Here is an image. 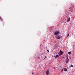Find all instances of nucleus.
<instances>
[{
    "mask_svg": "<svg viewBox=\"0 0 75 75\" xmlns=\"http://www.w3.org/2000/svg\"><path fill=\"white\" fill-rule=\"evenodd\" d=\"M62 38V36H61L56 35L55 36V38L56 39H57V40H59V39H60Z\"/></svg>",
    "mask_w": 75,
    "mask_h": 75,
    "instance_id": "obj_1",
    "label": "nucleus"
},
{
    "mask_svg": "<svg viewBox=\"0 0 75 75\" xmlns=\"http://www.w3.org/2000/svg\"><path fill=\"white\" fill-rule=\"evenodd\" d=\"M60 34L59 31H56L54 33V35H59Z\"/></svg>",
    "mask_w": 75,
    "mask_h": 75,
    "instance_id": "obj_2",
    "label": "nucleus"
},
{
    "mask_svg": "<svg viewBox=\"0 0 75 75\" xmlns=\"http://www.w3.org/2000/svg\"><path fill=\"white\" fill-rule=\"evenodd\" d=\"M46 74H47V75H49V70H47L46 72Z\"/></svg>",
    "mask_w": 75,
    "mask_h": 75,
    "instance_id": "obj_3",
    "label": "nucleus"
},
{
    "mask_svg": "<svg viewBox=\"0 0 75 75\" xmlns=\"http://www.w3.org/2000/svg\"><path fill=\"white\" fill-rule=\"evenodd\" d=\"M70 21V18L69 17L68 18H67V22H69Z\"/></svg>",
    "mask_w": 75,
    "mask_h": 75,
    "instance_id": "obj_4",
    "label": "nucleus"
},
{
    "mask_svg": "<svg viewBox=\"0 0 75 75\" xmlns=\"http://www.w3.org/2000/svg\"><path fill=\"white\" fill-rule=\"evenodd\" d=\"M64 71H67V69L66 68H64Z\"/></svg>",
    "mask_w": 75,
    "mask_h": 75,
    "instance_id": "obj_5",
    "label": "nucleus"
},
{
    "mask_svg": "<svg viewBox=\"0 0 75 75\" xmlns=\"http://www.w3.org/2000/svg\"><path fill=\"white\" fill-rule=\"evenodd\" d=\"M59 56L58 55H56L54 57L55 58H57V57H58Z\"/></svg>",
    "mask_w": 75,
    "mask_h": 75,
    "instance_id": "obj_6",
    "label": "nucleus"
},
{
    "mask_svg": "<svg viewBox=\"0 0 75 75\" xmlns=\"http://www.w3.org/2000/svg\"><path fill=\"white\" fill-rule=\"evenodd\" d=\"M71 52H68V54H69V55H70V54H71Z\"/></svg>",
    "mask_w": 75,
    "mask_h": 75,
    "instance_id": "obj_7",
    "label": "nucleus"
},
{
    "mask_svg": "<svg viewBox=\"0 0 75 75\" xmlns=\"http://www.w3.org/2000/svg\"><path fill=\"white\" fill-rule=\"evenodd\" d=\"M0 19H1V21H2L3 20L2 19V18H1V17L0 16Z\"/></svg>",
    "mask_w": 75,
    "mask_h": 75,
    "instance_id": "obj_8",
    "label": "nucleus"
},
{
    "mask_svg": "<svg viewBox=\"0 0 75 75\" xmlns=\"http://www.w3.org/2000/svg\"><path fill=\"white\" fill-rule=\"evenodd\" d=\"M66 61H67L68 62L69 61V59H67V60H66Z\"/></svg>",
    "mask_w": 75,
    "mask_h": 75,
    "instance_id": "obj_9",
    "label": "nucleus"
},
{
    "mask_svg": "<svg viewBox=\"0 0 75 75\" xmlns=\"http://www.w3.org/2000/svg\"><path fill=\"white\" fill-rule=\"evenodd\" d=\"M66 58H67V59H68V55L66 56Z\"/></svg>",
    "mask_w": 75,
    "mask_h": 75,
    "instance_id": "obj_10",
    "label": "nucleus"
},
{
    "mask_svg": "<svg viewBox=\"0 0 75 75\" xmlns=\"http://www.w3.org/2000/svg\"><path fill=\"white\" fill-rule=\"evenodd\" d=\"M73 65H72V64H71L70 67H73Z\"/></svg>",
    "mask_w": 75,
    "mask_h": 75,
    "instance_id": "obj_11",
    "label": "nucleus"
},
{
    "mask_svg": "<svg viewBox=\"0 0 75 75\" xmlns=\"http://www.w3.org/2000/svg\"><path fill=\"white\" fill-rule=\"evenodd\" d=\"M69 33H70L69 32V33L68 34V35H67V37H68V36H69Z\"/></svg>",
    "mask_w": 75,
    "mask_h": 75,
    "instance_id": "obj_12",
    "label": "nucleus"
},
{
    "mask_svg": "<svg viewBox=\"0 0 75 75\" xmlns=\"http://www.w3.org/2000/svg\"><path fill=\"white\" fill-rule=\"evenodd\" d=\"M47 52H49V50H47Z\"/></svg>",
    "mask_w": 75,
    "mask_h": 75,
    "instance_id": "obj_13",
    "label": "nucleus"
},
{
    "mask_svg": "<svg viewBox=\"0 0 75 75\" xmlns=\"http://www.w3.org/2000/svg\"><path fill=\"white\" fill-rule=\"evenodd\" d=\"M33 74H34V72L33 71L32 74V75H33Z\"/></svg>",
    "mask_w": 75,
    "mask_h": 75,
    "instance_id": "obj_14",
    "label": "nucleus"
},
{
    "mask_svg": "<svg viewBox=\"0 0 75 75\" xmlns=\"http://www.w3.org/2000/svg\"><path fill=\"white\" fill-rule=\"evenodd\" d=\"M47 58V56H45V58H44V59H45Z\"/></svg>",
    "mask_w": 75,
    "mask_h": 75,
    "instance_id": "obj_15",
    "label": "nucleus"
},
{
    "mask_svg": "<svg viewBox=\"0 0 75 75\" xmlns=\"http://www.w3.org/2000/svg\"><path fill=\"white\" fill-rule=\"evenodd\" d=\"M68 62L67 61H66V63H67H67H68Z\"/></svg>",
    "mask_w": 75,
    "mask_h": 75,
    "instance_id": "obj_16",
    "label": "nucleus"
},
{
    "mask_svg": "<svg viewBox=\"0 0 75 75\" xmlns=\"http://www.w3.org/2000/svg\"><path fill=\"white\" fill-rule=\"evenodd\" d=\"M54 68H55V67H54Z\"/></svg>",
    "mask_w": 75,
    "mask_h": 75,
    "instance_id": "obj_17",
    "label": "nucleus"
},
{
    "mask_svg": "<svg viewBox=\"0 0 75 75\" xmlns=\"http://www.w3.org/2000/svg\"><path fill=\"white\" fill-rule=\"evenodd\" d=\"M61 55H62V52H61Z\"/></svg>",
    "mask_w": 75,
    "mask_h": 75,
    "instance_id": "obj_18",
    "label": "nucleus"
}]
</instances>
